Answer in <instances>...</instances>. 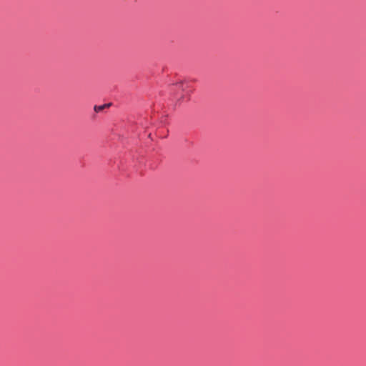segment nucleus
Instances as JSON below:
<instances>
[{
  "mask_svg": "<svg viewBox=\"0 0 366 366\" xmlns=\"http://www.w3.org/2000/svg\"><path fill=\"white\" fill-rule=\"evenodd\" d=\"M109 104H103L99 106H95L94 107V111L96 112H102L104 108L108 107Z\"/></svg>",
  "mask_w": 366,
  "mask_h": 366,
  "instance_id": "f257e3e1",
  "label": "nucleus"
}]
</instances>
